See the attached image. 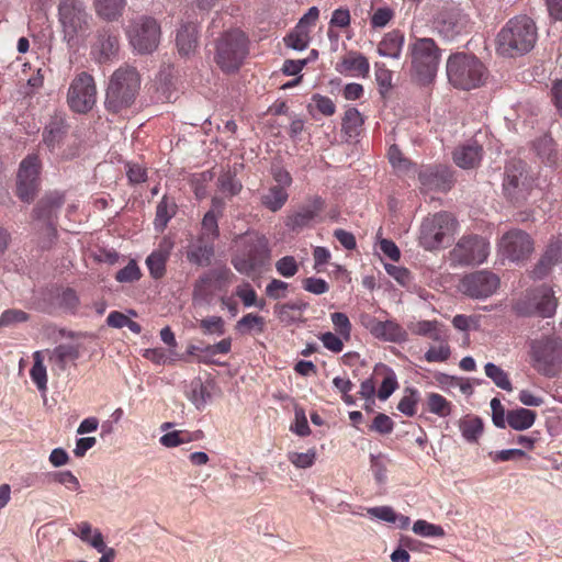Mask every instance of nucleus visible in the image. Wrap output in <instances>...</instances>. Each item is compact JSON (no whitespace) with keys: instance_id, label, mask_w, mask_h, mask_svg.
<instances>
[{"instance_id":"39448f33","label":"nucleus","mask_w":562,"mask_h":562,"mask_svg":"<svg viewBox=\"0 0 562 562\" xmlns=\"http://www.w3.org/2000/svg\"><path fill=\"white\" fill-rule=\"evenodd\" d=\"M249 53V41L240 30L224 32L215 41L214 60L225 72L237 71Z\"/></svg>"},{"instance_id":"1a4fd4ad","label":"nucleus","mask_w":562,"mask_h":562,"mask_svg":"<svg viewBox=\"0 0 562 562\" xmlns=\"http://www.w3.org/2000/svg\"><path fill=\"white\" fill-rule=\"evenodd\" d=\"M557 305L558 301L552 289L548 285H540L527 291L524 297L515 303L514 310L521 316L550 317L554 314Z\"/></svg>"},{"instance_id":"4d7b16f0","label":"nucleus","mask_w":562,"mask_h":562,"mask_svg":"<svg viewBox=\"0 0 562 562\" xmlns=\"http://www.w3.org/2000/svg\"><path fill=\"white\" fill-rule=\"evenodd\" d=\"M371 469L373 471L375 481L379 484H384L386 481V472H387V461L383 454H371Z\"/></svg>"},{"instance_id":"3c124183","label":"nucleus","mask_w":562,"mask_h":562,"mask_svg":"<svg viewBox=\"0 0 562 562\" xmlns=\"http://www.w3.org/2000/svg\"><path fill=\"white\" fill-rule=\"evenodd\" d=\"M289 461L299 469L311 468L316 460V450L308 449L306 452H289Z\"/></svg>"},{"instance_id":"e433bc0d","label":"nucleus","mask_w":562,"mask_h":562,"mask_svg":"<svg viewBox=\"0 0 562 562\" xmlns=\"http://www.w3.org/2000/svg\"><path fill=\"white\" fill-rule=\"evenodd\" d=\"M537 156L547 164H555L558 160V150L554 140L549 135L539 137L533 144Z\"/></svg>"},{"instance_id":"864d4df0","label":"nucleus","mask_w":562,"mask_h":562,"mask_svg":"<svg viewBox=\"0 0 562 562\" xmlns=\"http://www.w3.org/2000/svg\"><path fill=\"white\" fill-rule=\"evenodd\" d=\"M200 236L214 241L220 236L217 218L213 211H209L202 220V232Z\"/></svg>"},{"instance_id":"5701e85b","label":"nucleus","mask_w":562,"mask_h":562,"mask_svg":"<svg viewBox=\"0 0 562 562\" xmlns=\"http://www.w3.org/2000/svg\"><path fill=\"white\" fill-rule=\"evenodd\" d=\"M69 125L64 114H54L43 131V143L54 150L59 147L66 135L68 134Z\"/></svg>"},{"instance_id":"09e8293b","label":"nucleus","mask_w":562,"mask_h":562,"mask_svg":"<svg viewBox=\"0 0 562 562\" xmlns=\"http://www.w3.org/2000/svg\"><path fill=\"white\" fill-rule=\"evenodd\" d=\"M419 401L418 392L415 389L406 387L405 395L397 404V409L406 416H414L416 414V405Z\"/></svg>"},{"instance_id":"774afa93","label":"nucleus","mask_w":562,"mask_h":562,"mask_svg":"<svg viewBox=\"0 0 562 562\" xmlns=\"http://www.w3.org/2000/svg\"><path fill=\"white\" fill-rule=\"evenodd\" d=\"M303 289L313 294H324L328 291V283L319 278H306L303 280Z\"/></svg>"},{"instance_id":"4be33fe9","label":"nucleus","mask_w":562,"mask_h":562,"mask_svg":"<svg viewBox=\"0 0 562 562\" xmlns=\"http://www.w3.org/2000/svg\"><path fill=\"white\" fill-rule=\"evenodd\" d=\"M323 207V199L319 196L313 198L307 204L300 206L297 211L288 216L285 222L286 227L292 231L302 229L318 215Z\"/></svg>"},{"instance_id":"f257e3e1","label":"nucleus","mask_w":562,"mask_h":562,"mask_svg":"<svg viewBox=\"0 0 562 562\" xmlns=\"http://www.w3.org/2000/svg\"><path fill=\"white\" fill-rule=\"evenodd\" d=\"M140 88V77L134 67L125 66L116 69L110 78L104 106L113 114L122 113L131 108Z\"/></svg>"},{"instance_id":"c756f323","label":"nucleus","mask_w":562,"mask_h":562,"mask_svg":"<svg viewBox=\"0 0 562 562\" xmlns=\"http://www.w3.org/2000/svg\"><path fill=\"white\" fill-rule=\"evenodd\" d=\"M369 61L364 55L359 52H348L337 65L339 72L351 71L359 76H367L369 74Z\"/></svg>"},{"instance_id":"aec40b11","label":"nucleus","mask_w":562,"mask_h":562,"mask_svg":"<svg viewBox=\"0 0 562 562\" xmlns=\"http://www.w3.org/2000/svg\"><path fill=\"white\" fill-rule=\"evenodd\" d=\"M418 179L426 190L448 191L453 184L451 171L445 166L429 167L419 172Z\"/></svg>"},{"instance_id":"5fc2aeb1","label":"nucleus","mask_w":562,"mask_h":562,"mask_svg":"<svg viewBox=\"0 0 562 562\" xmlns=\"http://www.w3.org/2000/svg\"><path fill=\"white\" fill-rule=\"evenodd\" d=\"M200 328L204 335H223L224 321L221 316H210L200 321Z\"/></svg>"},{"instance_id":"473e14b6","label":"nucleus","mask_w":562,"mask_h":562,"mask_svg":"<svg viewBox=\"0 0 562 562\" xmlns=\"http://www.w3.org/2000/svg\"><path fill=\"white\" fill-rule=\"evenodd\" d=\"M177 209L178 206L176 202L169 199L167 195L161 199L156 207V216L154 221V225L157 232H164L168 222L176 215Z\"/></svg>"},{"instance_id":"f8f14e48","label":"nucleus","mask_w":562,"mask_h":562,"mask_svg":"<svg viewBox=\"0 0 562 562\" xmlns=\"http://www.w3.org/2000/svg\"><path fill=\"white\" fill-rule=\"evenodd\" d=\"M454 224V218L448 212H439L427 216L420 225V245L427 250L439 248L445 236L453 231Z\"/></svg>"},{"instance_id":"338daca9","label":"nucleus","mask_w":562,"mask_h":562,"mask_svg":"<svg viewBox=\"0 0 562 562\" xmlns=\"http://www.w3.org/2000/svg\"><path fill=\"white\" fill-rule=\"evenodd\" d=\"M491 408H492V420L493 424L497 428H505L506 427V412L504 406L502 405L501 401L497 397L492 398L491 401Z\"/></svg>"},{"instance_id":"ddd939ff","label":"nucleus","mask_w":562,"mask_h":562,"mask_svg":"<svg viewBox=\"0 0 562 562\" xmlns=\"http://www.w3.org/2000/svg\"><path fill=\"white\" fill-rule=\"evenodd\" d=\"M234 274L227 267L212 269L202 274L193 285V301L210 304L216 292L225 291Z\"/></svg>"},{"instance_id":"c9c22d12","label":"nucleus","mask_w":562,"mask_h":562,"mask_svg":"<svg viewBox=\"0 0 562 562\" xmlns=\"http://www.w3.org/2000/svg\"><path fill=\"white\" fill-rule=\"evenodd\" d=\"M169 258V247L153 251L146 259V265L150 276L155 279H160L166 272V262Z\"/></svg>"},{"instance_id":"13d9d810","label":"nucleus","mask_w":562,"mask_h":562,"mask_svg":"<svg viewBox=\"0 0 562 562\" xmlns=\"http://www.w3.org/2000/svg\"><path fill=\"white\" fill-rule=\"evenodd\" d=\"M257 328L259 333H262L265 330V319L263 317L249 313L245 316H243L236 325V328L239 330L247 329L250 330L252 328Z\"/></svg>"},{"instance_id":"37998d69","label":"nucleus","mask_w":562,"mask_h":562,"mask_svg":"<svg viewBox=\"0 0 562 562\" xmlns=\"http://www.w3.org/2000/svg\"><path fill=\"white\" fill-rule=\"evenodd\" d=\"M378 328L374 334V337L381 338L389 341H398L402 339L404 333L400 325H397L393 321H380L379 324H376Z\"/></svg>"},{"instance_id":"c03bdc74","label":"nucleus","mask_w":562,"mask_h":562,"mask_svg":"<svg viewBox=\"0 0 562 562\" xmlns=\"http://www.w3.org/2000/svg\"><path fill=\"white\" fill-rule=\"evenodd\" d=\"M428 411L439 417H447L451 414L452 405L442 395L430 393L427 397Z\"/></svg>"},{"instance_id":"423d86ee","label":"nucleus","mask_w":562,"mask_h":562,"mask_svg":"<svg viewBox=\"0 0 562 562\" xmlns=\"http://www.w3.org/2000/svg\"><path fill=\"white\" fill-rule=\"evenodd\" d=\"M411 74L419 85L430 83L438 70L440 49L432 38H417L409 45Z\"/></svg>"},{"instance_id":"8fccbe9b","label":"nucleus","mask_w":562,"mask_h":562,"mask_svg":"<svg viewBox=\"0 0 562 562\" xmlns=\"http://www.w3.org/2000/svg\"><path fill=\"white\" fill-rule=\"evenodd\" d=\"M284 42L288 47L295 50H303L308 44V34L304 26L297 25L293 32H291Z\"/></svg>"},{"instance_id":"680f3d73","label":"nucleus","mask_w":562,"mask_h":562,"mask_svg":"<svg viewBox=\"0 0 562 562\" xmlns=\"http://www.w3.org/2000/svg\"><path fill=\"white\" fill-rule=\"evenodd\" d=\"M276 269L282 277L291 278L297 272L299 266L294 257L285 256L276 262Z\"/></svg>"},{"instance_id":"7ed1b4c3","label":"nucleus","mask_w":562,"mask_h":562,"mask_svg":"<svg viewBox=\"0 0 562 562\" xmlns=\"http://www.w3.org/2000/svg\"><path fill=\"white\" fill-rule=\"evenodd\" d=\"M58 19L64 38L71 47L79 45L90 34L92 16L82 0H60Z\"/></svg>"},{"instance_id":"a19ab883","label":"nucleus","mask_w":562,"mask_h":562,"mask_svg":"<svg viewBox=\"0 0 562 562\" xmlns=\"http://www.w3.org/2000/svg\"><path fill=\"white\" fill-rule=\"evenodd\" d=\"M79 532L77 536L83 541L88 542L91 547H93L98 552H103L105 550V543L103 540V536L99 530H95L92 538V527L89 522L82 521L78 525ZM76 535V532H74Z\"/></svg>"},{"instance_id":"58836bf2","label":"nucleus","mask_w":562,"mask_h":562,"mask_svg":"<svg viewBox=\"0 0 562 562\" xmlns=\"http://www.w3.org/2000/svg\"><path fill=\"white\" fill-rule=\"evenodd\" d=\"M414 333L426 336L436 341H443L447 337L442 325L437 321H420L415 325Z\"/></svg>"},{"instance_id":"393cba45","label":"nucleus","mask_w":562,"mask_h":562,"mask_svg":"<svg viewBox=\"0 0 562 562\" xmlns=\"http://www.w3.org/2000/svg\"><path fill=\"white\" fill-rule=\"evenodd\" d=\"M214 252V241L205 239V236H199L196 241L189 247L187 259L196 266L207 267L211 265Z\"/></svg>"},{"instance_id":"6ab92c4d","label":"nucleus","mask_w":562,"mask_h":562,"mask_svg":"<svg viewBox=\"0 0 562 562\" xmlns=\"http://www.w3.org/2000/svg\"><path fill=\"white\" fill-rule=\"evenodd\" d=\"M119 48V37L113 27L105 25L97 31L92 50L98 56L99 61L110 60L117 54Z\"/></svg>"},{"instance_id":"7c9ffc66","label":"nucleus","mask_w":562,"mask_h":562,"mask_svg":"<svg viewBox=\"0 0 562 562\" xmlns=\"http://www.w3.org/2000/svg\"><path fill=\"white\" fill-rule=\"evenodd\" d=\"M537 414L528 408H516L506 414V424L515 430H526L530 428L536 420Z\"/></svg>"},{"instance_id":"a211bd4d","label":"nucleus","mask_w":562,"mask_h":562,"mask_svg":"<svg viewBox=\"0 0 562 562\" xmlns=\"http://www.w3.org/2000/svg\"><path fill=\"white\" fill-rule=\"evenodd\" d=\"M499 285V279L490 271H476L461 280L462 292L472 299H485L492 295Z\"/></svg>"},{"instance_id":"f3484780","label":"nucleus","mask_w":562,"mask_h":562,"mask_svg":"<svg viewBox=\"0 0 562 562\" xmlns=\"http://www.w3.org/2000/svg\"><path fill=\"white\" fill-rule=\"evenodd\" d=\"M533 239L519 228L505 233L499 240V250L504 257L514 262L527 260L533 252Z\"/></svg>"},{"instance_id":"f03ea898","label":"nucleus","mask_w":562,"mask_h":562,"mask_svg":"<svg viewBox=\"0 0 562 562\" xmlns=\"http://www.w3.org/2000/svg\"><path fill=\"white\" fill-rule=\"evenodd\" d=\"M537 41V27L527 15L510 19L497 35L499 54L508 57L524 55L531 50Z\"/></svg>"},{"instance_id":"6e6d98bb","label":"nucleus","mask_w":562,"mask_h":562,"mask_svg":"<svg viewBox=\"0 0 562 562\" xmlns=\"http://www.w3.org/2000/svg\"><path fill=\"white\" fill-rule=\"evenodd\" d=\"M220 189L229 195H236L241 190L240 182L231 171L222 173L217 179Z\"/></svg>"},{"instance_id":"603ef678","label":"nucleus","mask_w":562,"mask_h":562,"mask_svg":"<svg viewBox=\"0 0 562 562\" xmlns=\"http://www.w3.org/2000/svg\"><path fill=\"white\" fill-rule=\"evenodd\" d=\"M413 531L423 537H443L446 535L443 528L439 525L430 524L419 519L414 522Z\"/></svg>"},{"instance_id":"cd10ccee","label":"nucleus","mask_w":562,"mask_h":562,"mask_svg":"<svg viewBox=\"0 0 562 562\" xmlns=\"http://www.w3.org/2000/svg\"><path fill=\"white\" fill-rule=\"evenodd\" d=\"M307 306L308 303L302 300H296L276 305L274 313L278 319L285 325H292L297 322L304 323L305 318L302 317V312L306 310Z\"/></svg>"},{"instance_id":"de8ad7c7","label":"nucleus","mask_w":562,"mask_h":562,"mask_svg":"<svg viewBox=\"0 0 562 562\" xmlns=\"http://www.w3.org/2000/svg\"><path fill=\"white\" fill-rule=\"evenodd\" d=\"M63 203L64 198L57 193L45 196L34 209L35 217H42V215H45V207H49L47 215H55L56 211L63 205Z\"/></svg>"},{"instance_id":"c85d7f7f","label":"nucleus","mask_w":562,"mask_h":562,"mask_svg":"<svg viewBox=\"0 0 562 562\" xmlns=\"http://www.w3.org/2000/svg\"><path fill=\"white\" fill-rule=\"evenodd\" d=\"M177 47L179 54L189 56L198 47V27L194 23L183 24L177 33Z\"/></svg>"},{"instance_id":"b1692460","label":"nucleus","mask_w":562,"mask_h":562,"mask_svg":"<svg viewBox=\"0 0 562 562\" xmlns=\"http://www.w3.org/2000/svg\"><path fill=\"white\" fill-rule=\"evenodd\" d=\"M562 256V241L560 239H554L549 243L544 252L538 260L533 270L531 271V277L533 279L541 280L547 277L552 267L559 262Z\"/></svg>"},{"instance_id":"9d476101","label":"nucleus","mask_w":562,"mask_h":562,"mask_svg":"<svg viewBox=\"0 0 562 562\" xmlns=\"http://www.w3.org/2000/svg\"><path fill=\"white\" fill-rule=\"evenodd\" d=\"M131 45L139 54H151L160 41V26L154 18L140 16L126 31Z\"/></svg>"},{"instance_id":"0e129e2a","label":"nucleus","mask_w":562,"mask_h":562,"mask_svg":"<svg viewBox=\"0 0 562 562\" xmlns=\"http://www.w3.org/2000/svg\"><path fill=\"white\" fill-rule=\"evenodd\" d=\"M394 423L385 414L379 413L371 425V430H374L381 435H389L393 431Z\"/></svg>"},{"instance_id":"ea45409f","label":"nucleus","mask_w":562,"mask_h":562,"mask_svg":"<svg viewBox=\"0 0 562 562\" xmlns=\"http://www.w3.org/2000/svg\"><path fill=\"white\" fill-rule=\"evenodd\" d=\"M189 400L199 411L204 409L207 402L211 400V393L207 386L204 385L200 379H195L190 383Z\"/></svg>"},{"instance_id":"a878e982","label":"nucleus","mask_w":562,"mask_h":562,"mask_svg":"<svg viewBox=\"0 0 562 562\" xmlns=\"http://www.w3.org/2000/svg\"><path fill=\"white\" fill-rule=\"evenodd\" d=\"M80 357V345L60 344L49 353V362L60 372L66 371L69 362L75 363Z\"/></svg>"},{"instance_id":"9b49d317","label":"nucleus","mask_w":562,"mask_h":562,"mask_svg":"<svg viewBox=\"0 0 562 562\" xmlns=\"http://www.w3.org/2000/svg\"><path fill=\"white\" fill-rule=\"evenodd\" d=\"M97 102V87L94 79L88 72L77 75L68 88L67 103L79 114L88 113Z\"/></svg>"},{"instance_id":"dca6fc26","label":"nucleus","mask_w":562,"mask_h":562,"mask_svg":"<svg viewBox=\"0 0 562 562\" xmlns=\"http://www.w3.org/2000/svg\"><path fill=\"white\" fill-rule=\"evenodd\" d=\"M41 161L37 155L26 156L20 164L16 176V195L24 202L34 200L40 186Z\"/></svg>"},{"instance_id":"2eb2a0df","label":"nucleus","mask_w":562,"mask_h":562,"mask_svg":"<svg viewBox=\"0 0 562 562\" xmlns=\"http://www.w3.org/2000/svg\"><path fill=\"white\" fill-rule=\"evenodd\" d=\"M490 254L488 241L479 235L463 236L451 251V259L459 265L470 266L484 262Z\"/></svg>"},{"instance_id":"052dcab7","label":"nucleus","mask_w":562,"mask_h":562,"mask_svg":"<svg viewBox=\"0 0 562 562\" xmlns=\"http://www.w3.org/2000/svg\"><path fill=\"white\" fill-rule=\"evenodd\" d=\"M27 319L29 314L22 310H7L0 316V327L23 323L26 322Z\"/></svg>"},{"instance_id":"f704fd0d","label":"nucleus","mask_w":562,"mask_h":562,"mask_svg":"<svg viewBox=\"0 0 562 562\" xmlns=\"http://www.w3.org/2000/svg\"><path fill=\"white\" fill-rule=\"evenodd\" d=\"M459 428L462 437L468 442H477L479 438L483 434L484 425L480 417L473 415H467L459 422Z\"/></svg>"},{"instance_id":"69168bd1","label":"nucleus","mask_w":562,"mask_h":562,"mask_svg":"<svg viewBox=\"0 0 562 562\" xmlns=\"http://www.w3.org/2000/svg\"><path fill=\"white\" fill-rule=\"evenodd\" d=\"M398 384L396 381V376L393 371H390V373L384 378L382 381V384L378 392V397L381 401L387 400L392 393L397 389Z\"/></svg>"},{"instance_id":"bf43d9fd","label":"nucleus","mask_w":562,"mask_h":562,"mask_svg":"<svg viewBox=\"0 0 562 562\" xmlns=\"http://www.w3.org/2000/svg\"><path fill=\"white\" fill-rule=\"evenodd\" d=\"M331 322L339 335L348 340L351 333V324L345 313L336 312L331 314Z\"/></svg>"},{"instance_id":"2f4dec72","label":"nucleus","mask_w":562,"mask_h":562,"mask_svg":"<svg viewBox=\"0 0 562 562\" xmlns=\"http://www.w3.org/2000/svg\"><path fill=\"white\" fill-rule=\"evenodd\" d=\"M404 36L400 31H392L384 35L379 43L378 53L384 57L398 58L402 52Z\"/></svg>"},{"instance_id":"4c0bfd02","label":"nucleus","mask_w":562,"mask_h":562,"mask_svg":"<svg viewBox=\"0 0 562 562\" xmlns=\"http://www.w3.org/2000/svg\"><path fill=\"white\" fill-rule=\"evenodd\" d=\"M289 194L280 186H272L267 193L261 195V203L271 212H278L288 201Z\"/></svg>"},{"instance_id":"79ce46f5","label":"nucleus","mask_w":562,"mask_h":562,"mask_svg":"<svg viewBox=\"0 0 562 562\" xmlns=\"http://www.w3.org/2000/svg\"><path fill=\"white\" fill-rule=\"evenodd\" d=\"M34 363L30 370V375L33 382L36 384L40 392L47 390V373L46 367L43 363V357L41 351H35L33 355Z\"/></svg>"},{"instance_id":"49530a36","label":"nucleus","mask_w":562,"mask_h":562,"mask_svg":"<svg viewBox=\"0 0 562 562\" xmlns=\"http://www.w3.org/2000/svg\"><path fill=\"white\" fill-rule=\"evenodd\" d=\"M485 374L502 390H513V385L508 379L507 373L501 367L488 362L485 364Z\"/></svg>"},{"instance_id":"bb28decb","label":"nucleus","mask_w":562,"mask_h":562,"mask_svg":"<svg viewBox=\"0 0 562 562\" xmlns=\"http://www.w3.org/2000/svg\"><path fill=\"white\" fill-rule=\"evenodd\" d=\"M483 148L476 142L462 145L454 149L453 160L463 169H472L479 166L482 159Z\"/></svg>"},{"instance_id":"4468645a","label":"nucleus","mask_w":562,"mask_h":562,"mask_svg":"<svg viewBox=\"0 0 562 562\" xmlns=\"http://www.w3.org/2000/svg\"><path fill=\"white\" fill-rule=\"evenodd\" d=\"M503 190L505 196L514 204L527 200L531 191V180L522 161L514 160L506 166Z\"/></svg>"},{"instance_id":"412c9836","label":"nucleus","mask_w":562,"mask_h":562,"mask_svg":"<svg viewBox=\"0 0 562 562\" xmlns=\"http://www.w3.org/2000/svg\"><path fill=\"white\" fill-rule=\"evenodd\" d=\"M467 24V16L459 10L442 11L435 21L437 31L447 40H453L458 36Z\"/></svg>"},{"instance_id":"e2e57ef3","label":"nucleus","mask_w":562,"mask_h":562,"mask_svg":"<svg viewBox=\"0 0 562 562\" xmlns=\"http://www.w3.org/2000/svg\"><path fill=\"white\" fill-rule=\"evenodd\" d=\"M140 278V270L134 260H131L123 269L116 272L119 282H133Z\"/></svg>"},{"instance_id":"0eeeda50","label":"nucleus","mask_w":562,"mask_h":562,"mask_svg":"<svg viewBox=\"0 0 562 562\" xmlns=\"http://www.w3.org/2000/svg\"><path fill=\"white\" fill-rule=\"evenodd\" d=\"M533 368L544 376L553 378L562 372V340L544 337L531 345Z\"/></svg>"},{"instance_id":"6e6552de","label":"nucleus","mask_w":562,"mask_h":562,"mask_svg":"<svg viewBox=\"0 0 562 562\" xmlns=\"http://www.w3.org/2000/svg\"><path fill=\"white\" fill-rule=\"evenodd\" d=\"M269 260L268 240L265 236L248 235L244 251L232 259V265L241 274L252 276L260 271Z\"/></svg>"},{"instance_id":"72a5a7b5","label":"nucleus","mask_w":562,"mask_h":562,"mask_svg":"<svg viewBox=\"0 0 562 562\" xmlns=\"http://www.w3.org/2000/svg\"><path fill=\"white\" fill-rule=\"evenodd\" d=\"M95 13L106 21H115L121 16L125 0H93Z\"/></svg>"},{"instance_id":"20e7f679","label":"nucleus","mask_w":562,"mask_h":562,"mask_svg":"<svg viewBox=\"0 0 562 562\" xmlns=\"http://www.w3.org/2000/svg\"><path fill=\"white\" fill-rule=\"evenodd\" d=\"M447 76L453 87L471 90L485 82L487 70L474 55L457 53L448 58Z\"/></svg>"},{"instance_id":"a18cd8bd","label":"nucleus","mask_w":562,"mask_h":562,"mask_svg":"<svg viewBox=\"0 0 562 562\" xmlns=\"http://www.w3.org/2000/svg\"><path fill=\"white\" fill-rule=\"evenodd\" d=\"M363 124V119L356 108L346 110L342 119V131L349 136L353 137L358 134L359 127Z\"/></svg>"}]
</instances>
